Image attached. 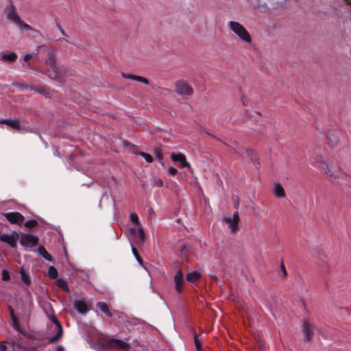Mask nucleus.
I'll list each match as a JSON object with an SVG mask.
<instances>
[{
  "label": "nucleus",
  "mask_w": 351,
  "mask_h": 351,
  "mask_svg": "<svg viewBox=\"0 0 351 351\" xmlns=\"http://www.w3.org/2000/svg\"><path fill=\"white\" fill-rule=\"evenodd\" d=\"M38 252L45 260L49 262L53 261L51 255L47 252L44 246H39L38 248Z\"/></svg>",
  "instance_id": "412c9836"
},
{
  "label": "nucleus",
  "mask_w": 351,
  "mask_h": 351,
  "mask_svg": "<svg viewBox=\"0 0 351 351\" xmlns=\"http://www.w3.org/2000/svg\"><path fill=\"white\" fill-rule=\"evenodd\" d=\"M8 310H9L10 312H12V311H14V308H12V306H8Z\"/></svg>",
  "instance_id": "09e8293b"
},
{
  "label": "nucleus",
  "mask_w": 351,
  "mask_h": 351,
  "mask_svg": "<svg viewBox=\"0 0 351 351\" xmlns=\"http://www.w3.org/2000/svg\"><path fill=\"white\" fill-rule=\"evenodd\" d=\"M138 234H139V237L141 238V239L142 241H143L145 239V233H144V230L142 228H138Z\"/></svg>",
  "instance_id": "c9c22d12"
},
{
  "label": "nucleus",
  "mask_w": 351,
  "mask_h": 351,
  "mask_svg": "<svg viewBox=\"0 0 351 351\" xmlns=\"http://www.w3.org/2000/svg\"><path fill=\"white\" fill-rule=\"evenodd\" d=\"M155 154L156 155V158L159 161L162 160V154L159 150H156Z\"/></svg>",
  "instance_id": "58836bf2"
},
{
  "label": "nucleus",
  "mask_w": 351,
  "mask_h": 351,
  "mask_svg": "<svg viewBox=\"0 0 351 351\" xmlns=\"http://www.w3.org/2000/svg\"><path fill=\"white\" fill-rule=\"evenodd\" d=\"M302 332L306 341L310 340L313 336V332L307 321L304 322L302 324Z\"/></svg>",
  "instance_id": "4468645a"
},
{
  "label": "nucleus",
  "mask_w": 351,
  "mask_h": 351,
  "mask_svg": "<svg viewBox=\"0 0 351 351\" xmlns=\"http://www.w3.org/2000/svg\"><path fill=\"white\" fill-rule=\"evenodd\" d=\"M350 5H351V3Z\"/></svg>",
  "instance_id": "3c124183"
},
{
  "label": "nucleus",
  "mask_w": 351,
  "mask_h": 351,
  "mask_svg": "<svg viewBox=\"0 0 351 351\" xmlns=\"http://www.w3.org/2000/svg\"><path fill=\"white\" fill-rule=\"evenodd\" d=\"M51 320L53 322V323L55 324V325L56 326L57 328H58V332L57 334L49 338L48 341L49 343H53L55 342H56L62 335V333H63V328H62V326L60 324V322L58 321V319L56 318V316L53 315L51 317Z\"/></svg>",
  "instance_id": "9b49d317"
},
{
  "label": "nucleus",
  "mask_w": 351,
  "mask_h": 351,
  "mask_svg": "<svg viewBox=\"0 0 351 351\" xmlns=\"http://www.w3.org/2000/svg\"><path fill=\"white\" fill-rule=\"evenodd\" d=\"M96 306L107 317H112V313L110 311L108 304L104 302H98L96 304Z\"/></svg>",
  "instance_id": "f3484780"
},
{
  "label": "nucleus",
  "mask_w": 351,
  "mask_h": 351,
  "mask_svg": "<svg viewBox=\"0 0 351 351\" xmlns=\"http://www.w3.org/2000/svg\"><path fill=\"white\" fill-rule=\"evenodd\" d=\"M328 144L330 147H334L339 143V138L337 136L333 133L328 134Z\"/></svg>",
  "instance_id": "4be33fe9"
},
{
  "label": "nucleus",
  "mask_w": 351,
  "mask_h": 351,
  "mask_svg": "<svg viewBox=\"0 0 351 351\" xmlns=\"http://www.w3.org/2000/svg\"><path fill=\"white\" fill-rule=\"evenodd\" d=\"M37 225L38 222L36 220L34 219L29 220L25 223V226L27 228H33L36 227Z\"/></svg>",
  "instance_id": "c756f323"
},
{
  "label": "nucleus",
  "mask_w": 351,
  "mask_h": 351,
  "mask_svg": "<svg viewBox=\"0 0 351 351\" xmlns=\"http://www.w3.org/2000/svg\"><path fill=\"white\" fill-rule=\"evenodd\" d=\"M201 277L200 274L198 271H194L189 273L186 275V280L190 282H197Z\"/></svg>",
  "instance_id": "6ab92c4d"
},
{
  "label": "nucleus",
  "mask_w": 351,
  "mask_h": 351,
  "mask_svg": "<svg viewBox=\"0 0 351 351\" xmlns=\"http://www.w3.org/2000/svg\"><path fill=\"white\" fill-rule=\"evenodd\" d=\"M75 309L80 313H84L87 311V305L82 300H77L74 303Z\"/></svg>",
  "instance_id": "a211bd4d"
},
{
  "label": "nucleus",
  "mask_w": 351,
  "mask_h": 351,
  "mask_svg": "<svg viewBox=\"0 0 351 351\" xmlns=\"http://www.w3.org/2000/svg\"><path fill=\"white\" fill-rule=\"evenodd\" d=\"M130 221L136 225H138V217L136 213H133L130 214Z\"/></svg>",
  "instance_id": "473e14b6"
},
{
  "label": "nucleus",
  "mask_w": 351,
  "mask_h": 351,
  "mask_svg": "<svg viewBox=\"0 0 351 351\" xmlns=\"http://www.w3.org/2000/svg\"><path fill=\"white\" fill-rule=\"evenodd\" d=\"M20 274L21 280L23 281V282L27 285H30V279L28 275L25 272V271L23 269H21Z\"/></svg>",
  "instance_id": "bb28decb"
},
{
  "label": "nucleus",
  "mask_w": 351,
  "mask_h": 351,
  "mask_svg": "<svg viewBox=\"0 0 351 351\" xmlns=\"http://www.w3.org/2000/svg\"><path fill=\"white\" fill-rule=\"evenodd\" d=\"M106 346L108 348L113 349H129L130 344L124 342L123 341L118 339L112 338L106 342Z\"/></svg>",
  "instance_id": "1a4fd4ad"
},
{
  "label": "nucleus",
  "mask_w": 351,
  "mask_h": 351,
  "mask_svg": "<svg viewBox=\"0 0 351 351\" xmlns=\"http://www.w3.org/2000/svg\"><path fill=\"white\" fill-rule=\"evenodd\" d=\"M10 317H11V319H16V316L14 314V311H12V312H10Z\"/></svg>",
  "instance_id": "a18cd8bd"
},
{
  "label": "nucleus",
  "mask_w": 351,
  "mask_h": 351,
  "mask_svg": "<svg viewBox=\"0 0 351 351\" xmlns=\"http://www.w3.org/2000/svg\"><path fill=\"white\" fill-rule=\"evenodd\" d=\"M194 341H195V345L196 349L198 351H201L202 350V343L196 333L194 334Z\"/></svg>",
  "instance_id": "c85d7f7f"
},
{
  "label": "nucleus",
  "mask_w": 351,
  "mask_h": 351,
  "mask_svg": "<svg viewBox=\"0 0 351 351\" xmlns=\"http://www.w3.org/2000/svg\"><path fill=\"white\" fill-rule=\"evenodd\" d=\"M32 58V56L31 54H26L23 58V60L25 62H28Z\"/></svg>",
  "instance_id": "79ce46f5"
},
{
  "label": "nucleus",
  "mask_w": 351,
  "mask_h": 351,
  "mask_svg": "<svg viewBox=\"0 0 351 351\" xmlns=\"http://www.w3.org/2000/svg\"><path fill=\"white\" fill-rule=\"evenodd\" d=\"M320 167L324 171L325 173L333 178H338L341 176V169L340 167H335L328 165L325 161L321 162Z\"/></svg>",
  "instance_id": "20e7f679"
},
{
  "label": "nucleus",
  "mask_w": 351,
  "mask_h": 351,
  "mask_svg": "<svg viewBox=\"0 0 351 351\" xmlns=\"http://www.w3.org/2000/svg\"><path fill=\"white\" fill-rule=\"evenodd\" d=\"M2 278L3 281H8L10 280V274L7 270L3 269L2 271V278Z\"/></svg>",
  "instance_id": "72a5a7b5"
},
{
  "label": "nucleus",
  "mask_w": 351,
  "mask_h": 351,
  "mask_svg": "<svg viewBox=\"0 0 351 351\" xmlns=\"http://www.w3.org/2000/svg\"><path fill=\"white\" fill-rule=\"evenodd\" d=\"M37 50L38 53H43L47 56L45 58V64L49 66L53 71L48 75L49 77L58 81H61L62 77L60 76V72L59 71L60 69L56 65V54L54 49L46 45H42L37 47Z\"/></svg>",
  "instance_id": "f257e3e1"
},
{
  "label": "nucleus",
  "mask_w": 351,
  "mask_h": 351,
  "mask_svg": "<svg viewBox=\"0 0 351 351\" xmlns=\"http://www.w3.org/2000/svg\"><path fill=\"white\" fill-rule=\"evenodd\" d=\"M280 268H281V270L283 272L284 275L285 276H287V270H286V268H285L284 264L281 265Z\"/></svg>",
  "instance_id": "37998d69"
},
{
  "label": "nucleus",
  "mask_w": 351,
  "mask_h": 351,
  "mask_svg": "<svg viewBox=\"0 0 351 351\" xmlns=\"http://www.w3.org/2000/svg\"><path fill=\"white\" fill-rule=\"evenodd\" d=\"M171 158L174 162H179L182 167H189L190 164L186 160L185 156L182 154H172L171 155Z\"/></svg>",
  "instance_id": "ddd939ff"
},
{
  "label": "nucleus",
  "mask_w": 351,
  "mask_h": 351,
  "mask_svg": "<svg viewBox=\"0 0 351 351\" xmlns=\"http://www.w3.org/2000/svg\"><path fill=\"white\" fill-rule=\"evenodd\" d=\"M224 221L228 224L229 228L232 232H236L238 230V224L240 221V218L238 211H235L232 217L226 218Z\"/></svg>",
  "instance_id": "9d476101"
},
{
  "label": "nucleus",
  "mask_w": 351,
  "mask_h": 351,
  "mask_svg": "<svg viewBox=\"0 0 351 351\" xmlns=\"http://www.w3.org/2000/svg\"><path fill=\"white\" fill-rule=\"evenodd\" d=\"M228 24L230 30L234 32L241 41L246 43H252V37L250 33L242 24L234 21H230Z\"/></svg>",
  "instance_id": "7ed1b4c3"
},
{
  "label": "nucleus",
  "mask_w": 351,
  "mask_h": 351,
  "mask_svg": "<svg viewBox=\"0 0 351 351\" xmlns=\"http://www.w3.org/2000/svg\"><path fill=\"white\" fill-rule=\"evenodd\" d=\"M57 27L63 36H64L65 37H68V35L59 23H57Z\"/></svg>",
  "instance_id": "e433bc0d"
},
{
  "label": "nucleus",
  "mask_w": 351,
  "mask_h": 351,
  "mask_svg": "<svg viewBox=\"0 0 351 351\" xmlns=\"http://www.w3.org/2000/svg\"><path fill=\"white\" fill-rule=\"evenodd\" d=\"M140 155L143 156L147 162H152L153 161L152 156L149 154L141 152Z\"/></svg>",
  "instance_id": "7c9ffc66"
},
{
  "label": "nucleus",
  "mask_w": 351,
  "mask_h": 351,
  "mask_svg": "<svg viewBox=\"0 0 351 351\" xmlns=\"http://www.w3.org/2000/svg\"><path fill=\"white\" fill-rule=\"evenodd\" d=\"M56 350L57 351H64V349L62 346H57Z\"/></svg>",
  "instance_id": "49530a36"
},
{
  "label": "nucleus",
  "mask_w": 351,
  "mask_h": 351,
  "mask_svg": "<svg viewBox=\"0 0 351 351\" xmlns=\"http://www.w3.org/2000/svg\"><path fill=\"white\" fill-rule=\"evenodd\" d=\"M319 254L320 259L322 261L323 263H326V254L322 251H319Z\"/></svg>",
  "instance_id": "f704fd0d"
},
{
  "label": "nucleus",
  "mask_w": 351,
  "mask_h": 351,
  "mask_svg": "<svg viewBox=\"0 0 351 351\" xmlns=\"http://www.w3.org/2000/svg\"><path fill=\"white\" fill-rule=\"evenodd\" d=\"M4 12L6 15L7 19L16 24L20 27L21 29H32V27L29 25L27 24L21 19V18L16 12L15 6L12 3H10V4L5 8Z\"/></svg>",
  "instance_id": "f03ea898"
},
{
  "label": "nucleus",
  "mask_w": 351,
  "mask_h": 351,
  "mask_svg": "<svg viewBox=\"0 0 351 351\" xmlns=\"http://www.w3.org/2000/svg\"><path fill=\"white\" fill-rule=\"evenodd\" d=\"M132 252L133 255L136 258V261H138V263L140 265H143V261L142 258H141V256L135 247H134V246L132 247Z\"/></svg>",
  "instance_id": "cd10ccee"
},
{
  "label": "nucleus",
  "mask_w": 351,
  "mask_h": 351,
  "mask_svg": "<svg viewBox=\"0 0 351 351\" xmlns=\"http://www.w3.org/2000/svg\"><path fill=\"white\" fill-rule=\"evenodd\" d=\"M12 327L16 330L17 331H20L21 330V326H20V324H19V319L16 317V319H12Z\"/></svg>",
  "instance_id": "2f4dec72"
},
{
  "label": "nucleus",
  "mask_w": 351,
  "mask_h": 351,
  "mask_svg": "<svg viewBox=\"0 0 351 351\" xmlns=\"http://www.w3.org/2000/svg\"><path fill=\"white\" fill-rule=\"evenodd\" d=\"M6 219L12 224L21 225L24 221V217L18 212H10L3 214Z\"/></svg>",
  "instance_id": "6e6552de"
},
{
  "label": "nucleus",
  "mask_w": 351,
  "mask_h": 351,
  "mask_svg": "<svg viewBox=\"0 0 351 351\" xmlns=\"http://www.w3.org/2000/svg\"><path fill=\"white\" fill-rule=\"evenodd\" d=\"M7 345L5 342L0 343V351H7Z\"/></svg>",
  "instance_id": "ea45409f"
},
{
  "label": "nucleus",
  "mask_w": 351,
  "mask_h": 351,
  "mask_svg": "<svg viewBox=\"0 0 351 351\" xmlns=\"http://www.w3.org/2000/svg\"><path fill=\"white\" fill-rule=\"evenodd\" d=\"M274 195L276 197L281 198L285 196V193L281 184L276 183L274 186Z\"/></svg>",
  "instance_id": "aec40b11"
},
{
  "label": "nucleus",
  "mask_w": 351,
  "mask_h": 351,
  "mask_svg": "<svg viewBox=\"0 0 351 351\" xmlns=\"http://www.w3.org/2000/svg\"><path fill=\"white\" fill-rule=\"evenodd\" d=\"M346 180H347V182H348V186H349V187H350V189H351V177H350V176H346Z\"/></svg>",
  "instance_id": "c03bdc74"
},
{
  "label": "nucleus",
  "mask_w": 351,
  "mask_h": 351,
  "mask_svg": "<svg viewBox=\"0 0 351 351\" xmlns=\"http://www.w3.org/2000/svg\"><path fill=\"white\" fill-rule=\"evenodd\" d=\"M56 285L58 287H60V289H62L64 291H65L66 292H67V293L70 292V289L69 288V286H68L66 282L64 280H63L62 278L58 279L56 280Z\"/></svg>",
  "instance_id": "b1692460"
},
{
  "label": "nucleus",
  "mask_w": 351,
  "mask_h": 351,
  "mask_svg": "<svg viewBox=\"0 0 351 351\" xmlns=\"http://www.w3.org/2000/svg\"><path fill=\"white\" fill-rule=\"evenodd\" d=\"M17 86L19 87H23V88H29L30 90H35V91H36V92H38L39 93H41V94H45L46 93V88L44 86H40V87L27 86L22 85L21 84H18Z\"/></svg>",
  "instance_id": "5701e85b"
},
{
  "label": "nucleus",
  "mask_w": 351,
  "mask_h": 351,
  "mask_svg": "<svg viewBox=\"0 0 351 351\" xmlns=\"http://www.w3.org/2000/svg\"><path fill=\"white\" fill-rule=\"evenodd\" d=\"M155 185L157 186H162L163 185V182L160 179H158L155 180Z\"/></svg>",
  "instance_id": "a19ab883"
},
{
  "label": "nucleus",
  "mask_w": 351,
  "mask_h": 351,
  "mask_svg": "<svg viewBox=\"0 0 351 351\" xmlns=\"http://www.w3.org/2000/svg\"><path fill=\"white\" fill-rule=\"evenodd\" d=\"M0 123L6 124L13 129L19 130L21 125L20 122L16 119H2L0 121Z\"/></svg>",
  "instance_id": "dca6fc26"
},
{
  "label": "nucleus",
  "mask_w": 351,
  "mask_h": 351,
  "mask_svg": "<svg viewBox=\"0 0 351 351\" xmlns=\"http://www.w3.org/2000/svg\"><path fill=\"white\" fill-rule=\"evenodd\" d=\"M169 173L172 175V176H175L178 173V170L173 167H171L169 169Z\"/></svg>",
  "instance_id": "4c0bfd02"
},
{
  "label": "nucleus",
  "mask_w": 351,
  "mask_h": 351,
  "mask_svg": "<svg viewBox=\"0 0 351 351\" xmlns=\"http://www.w3.org/2000/svg\"><path fill=\"white\" fill-rule=\"evenodd\" d=\"M122 76L124 78L130 79V80H132L141 82H142V83H143L145 84H149V80L147 78L141 77V76L135 75H133V74H128V73H122Z\"/></svg>",
  "instance_id": "2eb2a0df"
},
{
  "label": "nucleus",
  "mask_w": 351,
  "mask_h": 351,
  "mask_svg": "<svg viewBox=\"0 0 351 351\" xmlns=\"http://www.w3.org/2000/svg\"><path fill=\"white\" fill-rule=\"evenodd\" d=\"M17 55L14 52L5 53L2 56V60L3 61L14 62L16 60Z\"/></svg>",
  "instance_id": "393cba45"
},
{
  "label": "nucleus",
  "mask_w": 351,
  "mask_h": 351,
  "mask_svg": "<svg viewBox=\"0 0 351 351\" xmlns=\"http://www.w3.org/2000/svg\"><path fill=\"white\" fill-rule=\"evenodd\" d=\"M345 1L348 5L351 3V0H345Z\"/></svg>",
  "instance_id": "8fccbe9b"
},
{
  "label": "nucleus",
  "mask_w": 351,
  "mask_h": 351,
  "mask_svg": "<svg viewBox=\"0 0 351 351\" xmlns=\"http://www.w3.org/2000/svg\"><path fill=\"white\" fill-rule=\"evenodd\" d=\"M176 92L182 96H189L193 93V88L185 81L180 80L175 84Z\"/></svg>",
  "instance_id": "39448f33"
},
{
  "label": "nucleus",
  "mask_w": 351,
  "mask_h": 351,
  "mask_svg": "<svg viewBox=\"0 0 351 351\" xmlns=\"http://www.w3.org/2000/svg\"><path fill=\"white\" fill-rule=\"evenodd\" d=\"M48 275L51 279H56L58 277V273L55 267L50 266L49 267Z\"/></svg>",
  "instance_id": "a878e982"
},
{
  "label": "nucleus",
  "mask_w": 351,
  "mask_h": 351,
  "mask_svg": "<svg viewBox=\"0 0 351 351\" xmlns=\"http://www.w3.org/2000/svg\"><path fill=\"white\" fill-rule=\"evenodd\" d=\"M38 241V238L34 235L23 234L21 237L20 243L24 247H32L36 246Z\"/></svg>",
  "instance_id": "0eeeda50"
},
{
  "label": "nucleus",
  "mask_w": 351,
  "mask_h": 351,
  "mask_svg": "<svg viewBox=\"0 0 351 351\" xmlns=\"http://www.w3.org/2000/svg\"><path fill=\"white\" fill-rule=\"evenodd\" d=\"M174 281L176 283V289L178 293H181L183 289L184 280L182 271L178 270L174 276Z\"/></svg>",
  "instance_id": "f8f14e48"
},
{
  "label": "nucleus",
  "mask_w": 351,
  "mask_h": 351,
  "mask_svg": "<svg viewBox=\"0 0 351 351\" xmlns=\"http://www.w3.org/2000/svg\"><path fill=\"white\" fill-rule=\"evenodd\" d=\"M246 154L248 156H252L253 154V151L252 149H246Z\"/></svg>",
  "instance_id": "de8ad7c7"
},
{
  "label": "nucleus",
  "mask_w": 351,
  "mask_h": 351,
  "mask_svg": "<svg viewBox=\"0 0 351 351\" xmlns=\"http://www.w3.org/2000/svg\"><path fill=\"white\" fill-rule=\"evenodd\" d=\"M19 238V234L16 231H13L11 234H2L0 235V241L8 243L13 248L16 247V242Z\"/></svg>",
  "instance_id": "423d86ee"
}]
</instances>
